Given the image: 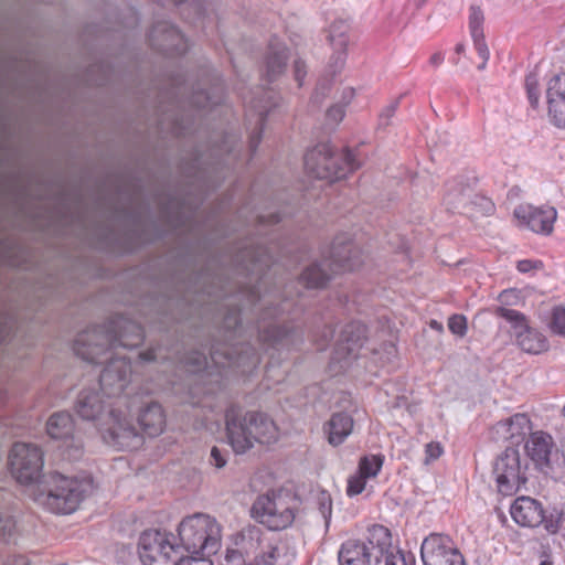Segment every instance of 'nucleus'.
Listing matches in <instances>:
<instances>
[{"mask_svg":"<svg viewBox=\"0 0 565 565\" xmlns=\"http://www.w3.org/2000/svg\"><path fill=\"white\" fill-rule=\"evenodd\" d=\"M131 364L126 356L110 358L100 373L99 387L105 397L121 404V393L129 383Z\"/></svg>","mask_w":565,"mask_h":565,"instance_id":"dca6fc26","label":"nucleus"},{"mask_svg":"<svg viewBox=\"0 0 565 565\" xmlns=\"http://www.w3.org/2000/svg\"><path fill=\"white\" fill-rule=\"evenodd\" d=\"M456 52H457L458 54L463 53V52H465V45H463V44H461V43L457 44V45H456Z\"/></svg>","mask_w":565,"mask_h":565,"instance_id":"338daca9","label":"nucleus"},{"mask_svg":"<svg viewBox=\"0 0 565 565\" xmlns=\"http://www.w3.org/2000/svg\"><path fill=\"white\" fill-rule=\"evenodd\" d=\"M250 539H256L260 543H264L265 540L260 539V530L256 526H250L245 532Z\"/></svg>","mask_w":565,"mask_h":565,"instance_id":"bf43d9fd","label":"nucleus"},{"mask_svg":"<svg viewBox=\"0 0 565 565\" xmlns=\"http://www.w3.org/2000/svg\"><path fill=\"white\" fill-rule=\"evenodd\" d=\"M9 465L18 482L33 487L43 479V454L38 446L15 443L10 451Z\"/></svg>","mask_w":565,"mask_h":565,"instance_id":"9d476101","label":"nucleus"},{"mask_svg":"<svg viewBox=\"0 0 565 565\" xmlns=\"http://www.w3.org/2000/svg\"><path fill=\"white\" fill-rule=\"evenodd\" d=\"M444 61V55L439 52L433 54L429 58V63L434 66H438L443 63Z\"/></svg>","mask_w":565,"mask_h":565,"instance_id":"680f3d73","label":"nucleus"},{"mask_svg":"<svg viewBox=\"0 0 565 565\" xmlns=\"http://www.w3.org/2000/svg\"><path fill=\"white\" fill-rule=\"evenodd\" d=\"M96 390H83L75 402L77 415L88 422H98L100 429L107 431L116 446L121 449H137L142 437L129 420L127 413L115 407L120 405L113 398H104Z\"/></svg>","mask_w":565,"mask_h":565,"instance_id":"f03ea898","label":"nucleus"},{"mask_svg":"<svg viewBox=\"0 0 565 565\" xmlns=\"http://www.w3.org/2000/svg\"><path fill=\"white\" fill-rule=\"evenodd\" d=\"M247 117H255V128L249 138V148L255 152L262 141L264 125L267 115L277 106V96L274 90L257 88L243 96Z\"/></svg>","mask_w":565,"mask_h":565,"instance_id":"2eb2a0df","label":"nucleus"},{"mask_svg":"<svg viewBox=\"0 0 565 565\" xmlns=\"http://www.w3.org/2000/svg\"><path fill=\"white\" fill-rule=\"evenodd\" d=\"M274 263L269 249L262 244L249 243L238 248L233 258V264L239 274L247 277H255L256 284L252 280L241 287L239 296L250 306L255 307L262 300L260 280L266 270Z\"/></svg>","mask_w":565,"mask_h":565,"instance_id":"0eeeda50","label":"nucleus"},{"mask_svg":"<svg viewBox=\"0 0 565 565\" xmlns=\"http://www.w3.org/2000/svg\"><path fill=\"white\" fill-rule=\"evenodd\" d=\"M344 117V107L342 105H333L327 111V118L334 124L340 122Z\"/></svg>","mask_w":565,"mask_h":565,"instance_id":"864d4df0","label":"nucleus"},{"mask_svg":"<svg viewBox=\"0 0 565 565\" xmlns=\"http://www.w3.org/2000/svg\"><path fill=\"white\" fill-rule=\"evenodd\" d=\"M90 490V480L54 471L43 476L32 495L46 510L56 514H70L77 510Z\"/></svg>","mask_w":565,"mask_h":565,"instance_id":"20e7f679","label":"nucleus"},{"mask_svg":"<svg viewBox=\"0 0 565 565\" xmlns=\"http://www.w3.org/2000/svg\"><path fill=\"white\" fill-rule=\"evenodd\" d=\"M495 315L498 317L505 319L507 321H509L511 323L514 334L516 333V331H520L522 328H525L527 324L525 316L523 313H521L520 311H516L513 309H509L505 307H498L495 309Z\"/></svg>","mask_w":565,"mask_h":565,"instance_id":"e433bc0d","label":"nucleus"},{"mask_svg":"<svg viewBox=\"0 0 565 565\" xmlns=\"http://www.w3.org/2000/svg\"><path fill=\"white\" fill-rule=\"evenodd\" d=\"M384 459L382 454L364 455L359 460L356 472L366 479L375 478L383 467Z\"/></svg>","mask_w":565,"mask_h":565,"instance_id":"72a5a7b5","label":"nucleus"},{"mask_svg":"<svg viewBox=\"0 0 565 565\" xmlns=\"http://www.w3.org/2000/svg\"><path fill=\"white\" fill-rule=\"evenodd\" d=\"M548 115L553 124L558 128H565V100L547 99Z\"/></svg>","mask_w":565,"mask_h":565,"instance_id":"4c0bfd02","label":"nucleus"},{"mask_svg":"<svg viewBox=\"0 0 565 565\" xmlns=\"http://www.w3.org/2000/svg\"><path fill=\"white\" fill-rule=\"evenodd\" d=\"M546 98L565 100V73L555 75L550 79L546 89Z\"/></svg>","mask_w":565,"mask_h":565,"instance_id":"58836bf2","label":"nucleus"},{"mask_svg":"<svg viewBox=\"0 0 565 565\" xmlns=\"http://www.w3.org/2000/svg\"><path fill=\"white\" fill-rule=\"evenodd\" d=\"M46 431L51 438L61 439L67 446L68 441H71L70 445L74 447V456H79L82 454L81 444L75 441L74 420L71 414L66 412H58L51 415L46 423Z\"/></svg>","mask_w":565,"mask_h":565,"instance_id":"5701e85b","label":"nucleus"},{"mask_svg":"<svg viewBox=\"0 0 565 565\" xmlns=\"http://www.w3.org/2000/svg\"><path fill=\"white\" fill-rule=\"evenodd\" d=\"M252 516L271 531L288 527L295 520L294 510L279 493L268 492L259 495L252 505Z\"/></svg>","mask_w":565,"mask_h":565,"instance_id":"9b49d317","label":"nucleus"},{"mask_svg":"<svg viewBox=\"0 0 565 565\" xmlns=\"http://www.w3.org/2000/svg\"><path fill=\"white\" fill-rule=\"evenodd\" d=\"M143 339V329L138 322L116 316L100 326H93L78 333L73 350L83 360L98 364L108 360L111 349L136 348Z\"/></svg>","mask_w":565,"mask_h":565,"instance_id":"f257e3e1","label":"nucleus"},{"mask_svg":"<svg viewBox=\"0 0 565 565\" xmlns=\"http://www.w3.org/2000/svg\"><path fill=\"white\" fill-rule=\"evenodd\" d=\"M510 296V292L508 290H504L500 294L499 299L501 302L507 303V298Z\"/></svg>","mask_w":565,"mask_h":565,"instance_id":"0e129e2a","label":"nucleus"},{"mask_svg":"<svg viewBox=\"0 0 565 565\" xmlns=\"http://www.w3.org/2000/svg\"><path fill=\"white\" fill-rule=\"evenodd\" d=\"M550 329L553 333L565 338V308L556 306L552 309Z\"/></svg>","mask_w":565,"mask_h":565,"instance_id":"ea45409f","label":"nucleus"},{"mask_svg":"<svg viewBox=\"0 0 565 565\" xmlns=\"http://www.w3.org/2000/svg\"><path fill=\"white\" fill-rule=\"evenodd\" d=\"M519 225L533 233L550 235L557 218V211L553 206L519 205L514 210Z\"/></svg>","mask_w":565,"mask_h":565,"instance_id":"6ab92c4d","label":"nucleus"},{"mask_svg":"<svg viewBox=\"0 0 565 565\" xmlns=\"http://www.w3.org/2000/svg\"><path fill=\"white\" fill-rule=\"evenodd\" d=\"M469 31L473 41L475 50L481 57L482 62L477 66L479 71H483L487 67V63L490 57V51L486 43L483 23L484 14L480 7L471 6L469 9Z\"/></svg>","mask_w":565,"mask_h":565,"instance_id":"b1692460","label":"nucleus"},{"mask_svg":"<svg viewBox=\"0 0 565 565\" xmlns=\"http://www.w3.org/2000/svg\"><path fill=\"white\" fill-rule=\"evenodd\" d=\"M353 418L344 412L334 413L324 426L328 441L332 446H339L351 435Z\"/></svg>","mask_w":565,"mask_h":565,"instance_id":"c85d7f7f","label":"nucleus"},{"mask_svg":"<svg viewBox=\"0 0 565 565\" xmlns=\"http://www.w3.org/2000/svg\"><path fill=\"white\" fill-rule=\"evenodd\" d=\"M182 79L177 77L172 79L171 88L173 89V95H180L181 94V86H182Z\"/></svg>","mask_w":565,"mask_h":565,"instance_id":"052dcab7","label":"nucleus"},{"mask_svg":"<svg viewBox=\"0 0 565 565\" xmlns=\"http://www.w3.org/2000/svg\"><path fill=\"white\" fill-rule=\"evenodd\" d=\"M512 519L521 526L543 525L546 532L555 534L561 526L562 515L557 511L545 514L541 502L530 497H519L510 508Z\"/></svg>","mask_w":565,"mask_h":565,"instance_id":"ddd939ff","label":"nucleus"},{"mask_svg":"<svg viewBox=\"0 0 565 565\" xmlns=\"http://www.w3.org/2000/svg\"><path fill=\"white\" fill-rule=\"evenodd\" d=\"M210 462L217 469H221L225 467L227 460L224 454L217 447H213L211 449Z\"/></svg>","mask_w":565,"mask_h":565,"instance_id":"603ef678","label":"nucleus"},{"mask_svg":"<svg viewBox=\"0 0 565 565\" xmlns=\"http://www.w3.org/2000/svg\"><path fill=\"white\" fill-rule=\"evenodd\" d=\"M366 478L361 476L360 473H355L348 479L347 486V494L349 497H354L362 493L366 486Z\"/></svg>","mask_w":565,"mask_h":565,"instance_id":"c03bdc74","label":"nucleus"},{"mask_svg":"<svg viewBox=\"0 0 565 565\" xmlns=\"http://www.w3.org/2000/svg\"><path fill=\"white\" fill-rule=\"evenodd\" d=\"M365 339V326L358 321L349 322L342 328L335 341L332 361L339 363L340 367L348 366L352 360L358 358Z\"/></svg>","mask_w":565,"mask_h":565,"instance_id":"f3484780","label":"nucleus"},{"mask_svg":"<svg viewBox=\"0 0 565 565\" xmlns=\"http://www.w3.org/2000/svg\"><path fill=\"white\" fill-rule=\"evenodd\" d=\"M348 32L349 24L345 21L339 20L331 24L329 30V42L334 50V54L332 56L333 66L337 70H340L345 61V47L348 45Z\"/></svg>","mask_w":565,"mask_h":565,"instance_id":"c756f323","label":"nucleus"},{"mask_svg":"<svg viewBox=\"0 0 565 565\" xmlns=\"http://www.w3.org/2000/svg\"><path fill=\"white\" fill-rule=\"evenodd\" d=\"M543 263L541 260H533V259H522L519 260L516 264V268L520 273H530L535 269L542 268Z\"/></svg>","mask_w":565,"mask_h":565,"instance_id":"3c124183","label":"nucleus"},{"mask_svg":"<svg viewBox=\"0 0 565 565\" xmlns=\"http://www.w3.org/2000/svg\"><path fill=\"white\" fill-rule=\"evenodd\" d=\"M211 359L216 364H223L220 358L223 356L228 366L242 369V372H248L257 366L259 363V355L255 348L249 343H235L221 352L218 349L212 348L210 350Z\"/></svg>","mask_w":565,"mask_h":565,"instance_id":"412c9836","label":"nucleus"},{"mask_svg":"<svg viewBox=\"0 0 565 565\" xmlns=\"http://www.w3.org/2000/svg\"><path fill=\"white\" fill-rule=\"evenodd\" d=\"M333 335H334V330L331 327L326 326L322 330L321 338L316 340L318 349L324 350L328 347L331 339L333 338Z\"/></svg>","mask_w":565,"mask_h":565,"instance_id":"5fc2aeb1","label":"nucleus"},{"mask_svg":"<svg viewBox=\"0 0 565 565\" xmlns=\"http://www.w3.org/2000/svg\"><path fill=\"white\" fill-rule=\"evenodd\" d=\"M235 138L232 135H226L223 139V142L221 146H218L217 150L220 152H226V154L230 157L234 152V147L232 143L234 142Z\"/></svg>","mask_w":565,"mask_h":565,"instance_id":"13d9d810","label":"nucleus"},{"mask_svg":"<svg viewBox=\"0 0 565 565\" xmlns=\"http://www.w3.org/2000/svg\"><path fill=\"white\" fill-rule=\"evenodd\" d=\"M444 452L443 446L438 441H430L425 446V462L437 460Z\"/></svg>","mask_w":565,"mask_h":565,"instance_id":"de8ad7c7","label":"nucleus"},{"mask_svg":"<svg viewBox=\"0 0 565 565\" xmlns=\"http://www.w3.org/2000/svg\"><path fill=\"white\" fill-rule=\"evenodd\" d=\"M305 168L312 177L334 182L355 171L359 168L353 153L343 150L334 153L330 143H318L305 154Z\"/></svg>","mask_w":565,"mask_h":565,"instance_id":"6e6552de","label":"nucleus"},{"mask_svg":"<svg viewBox=\"0 0 565 565\" xmlns=\"http://www.w3.org/2000/svg\"><path fill=\"white\" fill-rule=\"evenodd\" d=\"M518 345L527 353L539 354L548 347L546 338L527 324L515 333Z\"/></svg>","mask_w":565,"mask_h":565,"instance_id":"2f4dec72","label":"nucleus"},{"mask_svg":"<svg viewBox=\"0 0 565 565\" xmlns=\"http://www.w3.org/2000/svg\"><path fill=\"white\" fill-rule=\"evenodd\" d=\"M424 565H467L463 555L449 535L431 533L422 543Z\"/></svg>","mask_w":565,"mask_h":565,"instance_id":"4468645a","label":"nucleus"},{"mask_svg":"<svg viewBox=\"0 0 565 565\" xmlns=\"http://www.w3.org/2000/svg\"><path fill=\"white\" fill-rule=\"evenodd\" d=\"M383 546L375 545L372 541L360 542L349 540L344 542L339 551L340 565H381Z\"/></svg>","mask_w":565,"mask_h":565,"instance_id":"aec40b11","label":"nucleus"},{"mask_svg":"<svg viewBox=\"0 0 565 565\" xmlns=\"http://www.w3.org/2000/svg\"><path fill=\"white\" fill-rule=\"evenodd\" d=\"M226 306L231 307L223 318V327L227 332L233 333L234 337L236 334L241 335L242 331V319H241V308L237 306H233L232 302L226 303Z\"/></svg>","mask_w":565,"mask_h":565,"instance_id":"f704fd0d","label":"nucleus"},{"mask_svg":"<svg viewBox=\"0 0 565 565\" xmlns=\"http://www.w3.org/2000/svg\"><path fill=\"white\" fill-rule=\"evenodd\" d=\"M525 88L527 98L533 107L539 105L540 89H539V77L535 73H530L525 78Z\"/></svg>","mask_w":565,"mask_h":565,"instance_id":"37998d69","label":"nucleus"},{"mask_svg":"<svg viewBox=\"0 0 565 565\" xmlns=\"http://www.w3.org/2000/svg\"><path fill=\"white\" fill-rule=\"evenodd\" d=\"M552 446L553 439L548 434L535 431L531 434L530 439L526 441L525 450L536 465H545L550 461Z\"/></svg>","mask_w":565,"mask_h":565,"instance_id":"7c9ffc66","label":"nucleus"},{"mask_svg":"<svg viewBox=\"0 0 565 565\" xmlns=\"http://www.w3.org/2000/svg\"><path fill=\"white\" fill-rule=\"evenodd\" d=\"M138 554L143 565H177L184 555L174 535L160 530H146L140 534Z\"/></svg>","mask_w":565,"mask_h":565,"instance_id":"1a4fd4ad","label":"nucleus"},{"mask_svg":"<svg viewBox=\"0 0 565 565\" xmlns=\"http://www.w3.org/2000/svg\"><path fill=\"white\" fill-rule=\"evenodd\" d=\"M430 328L438 331V332H443L444 331V327L440 322L436 321V320H431L430 323H429Z\"/></svg>","mask_w":565,"mask_h":565,"instance_id":"e2e57ef3","label":"nucleus"},{"mask_svg":"<svg viewBox=\"0 0 565 565\" xmlns=\"http://www.w3.org/2000/svg\"><path fill=\"white\" fill-rule=\"evenodd\" d=\"M177 565H213L212 561L206 557L182 556Z\"/></svg>","mask_w":565,"mask_h":565,"instance_id":"6e6d98bb","label":"nucleus"},{"mask_svg":"<svg viewBox=\"0 0 565 565\" xmlns=\"http://www.w3.org/2000/svg\"><path fill=\"white\" fill-rule=\"evenodd\" d=\"M449 331L459 337L463 338L468 331L467 318L463 315H452L448 319Z\"/></svg>","mask_w":565,"mask_h":565,"instance_id":"79ce46f5","label":"nucleus"},{"mask_svg":"<svg viewBox=\"0 0 565 565\" xmlns=\"http://www.w3.org/2000/svg\"><path fill=\"white\" fill-rule=\"evenodd\" d=\"M360 249L349 241H335L330 248V256L308 266L300 276L307 288H322L332 274L352 271L362 265Z\"/></svg>","mask_w":565,"mask_h":565,"instance_id":"39448f33","label":"nucleus"},{"mask_svg":"<svg viewBox=\"0 0 565 565\" xmlns=\"http://www.w3.org/2000/svg\"><path fill=\"white\" fill-rule=\"evenodd\" d=\"M150 45L167 55H182L188 49V40L169 21H157L148 34Z\"/></svg>","mask_w":565,"mask_h":565,"instance_id":"a211bd4d","label":"nucleus"},{"mask_svg":"<svg viewBox=\"0 0 565 565\" xmlns=\"http://www.w3.org/2000/svg\"><path fill=\"white\" fill-rule=\"evenodd\" d=\"M539 565H553V562L548 558L541 561Z\"/></svg>","mask_w":565,"mask_h":565,"instance_id":"774afa93","label":"nucleus"},{"mask_svg":"<svg viewBox=\"0 0 565 565\" xmlns=\"http://www.w3.org/2000/svg\"><path fill=\"white\" fill-rule=\"evenodd\" d=\"M181 553L194 557L215 554L221 541V526L216 520L204 513H195L182 520L178 527Z\"/></svg>","mask_w":565,"mask_h":565,"instance_id":"423d86ee","label":"nucleus"},{"mask_svg":"<svg viewBox=\"0 0 565 565\" xmlns=\"http://www.w3.org/2000/svg\"><path fill=\"white\" fill-rule=\"evenodd\" d=\"M138 423L149 437L159 436L166 426V415L162 406L157 402H151L140 409Z\"/></svg>","mask_w":565,"mask_h":565,"instance_id":"a878e982","label":"nucleus"},{"mask_svg":"<svg viewBox=\"0 0 565 565\" xmlns=\"http://www.w3.org/2000/svg\"><path fill=\"white\" fill-rule=\"evenodd\" d=\"M398 107V100L393 102L388 106H386L379 117V127L386 128L391 125V119L394 117Z\"/></svg>","mask_w":565,"mask_h":565,"instance_id":"49530a36","label":"nucleus"},{"mask_svg":"<svg viewBox=\"0 0 565 565\" xmlns=\"http://www.w3.org/2000/svg\"><path fill=\"white\" fill-rule=\"evenodd\" d=\"M179 362L190 372H199L207 365V356L204 352L192 351L178 358Z\"/></svg>","mask_w":565,"mask_h":565,"instance_id":"c9c22d12","label":"nucleus"},{"mask_svg":"<svg viewBox=\"0 0 565 565\" xmlns=\"http://www.w3.org/2000/svg\"><path fill=\"white\" fill-rule=\"evenodd\" d=\"M223 99V84L218 78H214L210 90L196 89L192 93L190 104L199 109H205L218 105Z\"/></svg>","mask_w":565,"mask_h":565,"instance_id":"473e14b6","label":"nucleus"},{"mask_svg":"<svg viewBox=\"0 0 565 565\" xmlns=\"http://www.w3.org/2000/svg\"><path fill=\"white\" fill-rule=\"evenodd\" d=\"M306 74H307V71H306L305 62L301 60H296L294 62V76L299 86L302 85V81H303Z\"/></svg>","mask_w":565,"mask_h":565,"instance_id":"4d7b16f0","label":"nucleus"},{"mask_svg":"<svg viewBox=\"0 0 565 565\" xmlns=\"http://www.w3.org/2000/svg\"><path fill=\"white\" fill-rule=\"evenodd\" d=\"M319 512L328 527L332 514V500L328 492L321 491L317 497Z\"/></svg>","mask_w":565,"mask_h":565,"instance_id":"a19ab883","label":"nucleus"},{"mask_svg":"<svg viewBox=\"0 0 565 565\" xmlns=\"http://www.w3.org/2000/svg\"><path fill=\"white\" fill-rule=\"evenodd\" d=\"M296 553L284 541H268L262 545V552L256 559L258 565H291Z\"/></svg>","mask_w":565,"mask_h":565,"instance_id":"393cba45","label":"nucleus"},{"mask_svg":"<svg viewBox=\"0 0 565 565\" xmlns=\"http://www.w3.org/2000/svg\"><path fill=\"white\" fill-rule=\"evenodd\" d=\"M382 563L384 565H408V563L406 562V557L402 552L390 554H385L383 552Z\"/></svg>","mask_w":565,"mask_h":565,"instance_id":"8fccbe9b","label":"nucleus"},{"mask_svg":"<svg viewBox=\"0 0 565 565\" xmlns=\"http://www.w3.org/2000/svg\"><path fill=\"white\" fill-rule=\"evenodd\" d=\"M526 467H522L520 452L514 447H507L493 462L492 475L498 491L503 495L515 494L527 478Z\"/></svg>","mask_w":565,"mask_h":565,"instance_id":"f8f14e48","label":"nucleus"},{"mask_svg":"<svg viewBox=\"0 0 565 565\" xmlns=\"http://www.w3.org/2000/svg\"><path fill=\"white\" fill-rule=\"evenodd\" d=\"M531 420L525 414H515L495 425L497 433L513 444L522 441L531 433Z\"/></svg>","mask_w":565,"mask_h":565,"instance_id":"bb28decb","label":"nucleus"},{"mask_svg":"<svg viewBox=\"0 0 565 565\" xmlns=\"http://www.w3.org/2000/svg\"><path fill=\"white\" fill-rule=\"evenodd\" d=\"M140 360L143 362H156L159 360H167L169 356L167 354H162V349L160 347L158 348H151L147 351L139 353Z\"/></svg>","mask_w":565,"mask_h":565,"instance_id":"09e8293b","label":"nucleus"},{"mask_svg":"<svg viewBox=\"0 0 565 565\" xmlns=\"http://www.w3.org/2000/svg\"><path fill=\"white\" fill-rule=\"evenodd\" d=\"M280 313L277 307H266L257 322L258 340L267 347L289 345L294 343L295 330L287 326H278L274 323L266 324L265 321L269 317H276Z\"/></svg>","mask_w":565,"mask_h":565,"instance_id":"4be33fe9","label":"nucleus"},{"mask_svg":"<svg viewBox=\"0 0 565 565\" xmlns=\"http://www.w3.org/2000/svg\"><path fill=\"white\" fill-rule=\"evenodd\" d=\"M14 526L15 523L11 516L0 513V542H4L11 536Z\"/></svg>","mask_w":565,"mask_h":565,"instance_id":"a18cd8bd","label":"nucleus"},{"mask_svg":"<svg viewBox=\"0 0 565 565\" xmlns=\"http://www.w3.org/2000/svg\"><path fill=\"white\" fill-rule=\"evenodd\" d=\"M225 428L228 444L238 455L247 452L255 444L270 445L278 440V427L266 413L244 412L236 405L225 411Z\"/></svg>","mask_w":565,"mask_h":565,"instance_id":"7ed1b4c3","label":"nucleus"},{"mask_svg":"<svg viewBox=\"0 0 565 565\" xmlns=\"http://www.w3.org/2000/svg\"><path fill=\"white\" fill-rule=\"evenodd\" d=\"M287 60V46L277 39H273L269 42L268 52L266 55V77L269 83L274 82L285 72Z\"/></svg>","mask_w":565,"mask_h":565,"instance_id":"cd10ccee","label":"nucleus"},{"mask_svg":"<svg viewBox=\"0 0 565 565\" xmlns=\"http://www.w3.org/2000/svg\"><path fill=\"white\" fill-rule=\"evenodd\" d=\"M376 533L387 535L386 529L383 526H375L373 529V534H376Z\"/></svg>","mask_w":565,"mask_h":565,"instance_id":"69168bd1","label":"nucleus"}]
</instances>
